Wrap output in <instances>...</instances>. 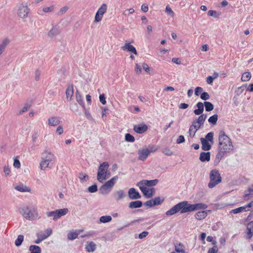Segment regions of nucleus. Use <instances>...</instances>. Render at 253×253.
<instances>
[{"mask_svg":"<svg viewBox=\"0 0 253 253\" xmlns=\"http://www.w3.org/2000/svg\"><path fill=\"white\" fill-rule=\"evenodd\" d=\"M218 140L219 152L217 156L222 157L225 153L229 152L232 150V143L231 139L223 131L219 132Z\"/></svg>","mask_w":253,"mask_h":253,"instance_id":"1","label":"nucleus"},{"mask_svg":"<svg viewBox=\"0 0 253 253\" xmlns=\"http://www.w3.org/2000/svg\"><path fill=\"white\" fill-rule=\"evenodd\" d=\"M158 182V179L154 180H143L138 183L139 189L147 198L152 197L155 194V189L153 187L156 185Z\"/></svg>","mask_w":253,"mask_h":253,"instance_id":"2","label":"nucleus"},{"mask_svg":"<svg viewBox=\"0 0 253 253\" xmlns=\"http://www.w3.org/2000/svg\"><path fill=\"white\" fill-rule=\"evenodd\" d=\"M55 158L54 155L50 152L45 151L42 154V161L40 163L41 169L44 170L47 168H51L50 164Z\"/></svg>","mask_w":253,"mask_h":253,"instance_id":"3","label":"nucleus"},{"mask_svg":"<svg viewBox=\"0 0 253 253\" xmlns=\"http://www.w3.org/2000/svg\"><path fill=\"white\" fill-rule=\"evenodd\" d=\"M20 213L27 219L34 220L38 217L37 209L35 208H30L28 206L19 209Z\"/></svg>","mask_w":253,"mask_h":253,"instance_id":"4","label":"nucleus"},{"mask_svg":"<svg viewBox=\"0 0 253 253\" xmlns=\"http://www.w3.org/2000/svg\"><path fill=\"white\" fill-rule=\"evenodd\" d=\"M210 181L208 184V186L210 188H212L221 181V176L218 170L214 169L211 171L210 173Z\"/></svg>","mask_w":253,"mask_h":253,"instance_id":"5","label":"nucleus"},{"mask_svg":"<svg viewBox=\"0 0 253 253\" xmlns=\"http://www.w3.org/2000/svg\"><path fill=\"white\" fill-rule=\"evenodd\" d=\"M109 166L107 162H103L100 165L97 172V179L100 182L102 183L103 180L107 179V172Z\"/></svg>","mask_w":253,"mask_h":253,"instance_id":"6","label":"nucleus"},{"mask_svg":"<svg viewBox=\"0 0 253 253\" xmlns=\"http://www.w3.org/2000/svg\"><path fill=\"white\" fill-rule=\"evenodd\" d=\"M179 211L181 213L186 212L184 201L181 202L174 206L166 212V214L168 216L172 215Z\"/></svg>","mask_w":253,"mask_h":253,"instance_id":"7","label":"nucleus"},{"mask_svg":"<svg viewBox=\"0 0 253 253\" xmlns=\"http://www.w3.org/2000/svg\"><path fill=\"white\" fill-rule=\"evenodd\" d=\"M186 212H192L200 210H205L208 208V205L204 203H197L195 204H190L187 201H184Z\"/></svg>","mask_w":253,"mask_h":253,"instance_id":"8","label":"nucleus"},{"mask_svg":"<svg viewBox=\"0 0 253 253\" xmlns=\"http://www.w3.org/2000/svg\"><path fill=\"white\" fill-rule=\"evenodd\" d=\"M118 179V176H115L111 179L106 182L100 188V190L102 193L103 194L108 193L114 186Z\"/></svg>","mask_w":253,"mask_h":253,"instance_id":"9","label":"nucleus"},{"mask_svg":"<svg viewBox=\"0 0 253 253\" xmlns=\"http://www.w3.org/2000/svg\"><path fill=\"white\" fill-rule=\"evenodd\" d=\"M30 13V9L26 3L20 4L17 8V14L19 17L22 19L26 18L28 17Z\"/></svg>","mask_w":253,"mask_h":253,"instance_id":"10","label":"nucleus"},{"mask_svg":"<svg viewBox=\"0 0 253 253\" xmlns=\"http://www.w3.org/2000/svg\"><path fill=\"white\" fill-rule=\"evenodd\" d=\"M68 211V210L67 208H64L60 210H57L54 211L50 212H47L46 215L48 217L53 216V220H56L59 218L61 216L66 215Z\"/></svg>","mask_w":253,"mask_h":253,"instance_id":"11","label":"nucleus"},{"mask_svg":"<svg viewBox=\"0 0 253 253\" xmlns=\"http://www.w3.org/2000/svg\"><path fill=\"white\" fill-rule=\"evenodd\" d=\"M107 10V6L105 3H103L98 9L95 15L94 22H100L104 14H105Z\"/></svg>","mask_w":253,"mask_h":253,"instance_id":"12","label":"nucleus"},{"mask_svg":"<svg viewBox=\"0 0 253 253\" xmlns=\"http://www.w3.org/2000/svg\"><path fill=\"white\" fill-rule=\"evenodd\" d=\"M121 49L124 51H127L131 52L135 55L137 54V51L132 45L130 43L126 42L125 45L121 47Z\"/></svg>","mask_w":253,"mask_h":253,"instance_id":"13","label":"nucleus"},{"mask_svg":"<svg viewBox=\"0 0 253 253\" xmlns=\"http://www.w3.org/2000/svg\"><path fill=\"white\" fill-rule=\"evenodd\" d=\"M210 211V210L198 211L195 213V217L198 220H203L207 216L208 213Z\"/></svg>","mask_w":253,"mask_h":253,"instance_id":"14","label":"nucleus"},{"mask_svg":"<svg viewBox=\"0 0 253 253\" xmlns=\"http://www.w3.org/2000/svg\"><path fill=\"white\" fill-rule=\"evenodd\" d=\"M246 235L248 239H251L253 236V221H251L248 223Z\"/></svg>","mask_w":253,"mask_h":253,"instance_id":"15","label":"nucleus"},{"mask_svg":"<svg viewBox=\"0 0 253 253\" xmlns=\"http://www.w3.org/2000/svg\"><path fill=\"white\" fill-rule=\"evenodd\" d=\"M138 154L139 160L141 161H145L149 154L148 150L146 148L139 150Z\"/></svg>","mask_w":253,"mask_h":253,"instance_id":"16","label":"nucleus"},{"mask_svg":"<svg viewBox=\"0 0 253 253\" xmlns=\"http://www.w3.org/2000/svg\"><path fill=\"white\" fill-rule=\"evenodd\" d=\"M128 194L129 197L131 199H138L141 197L139 193L133 188L129 189Z\"/></svg>","mask_w":253,"mask_h":253,"instance_id":"17","label":"nucleus"},{"mask_svg":"<svg viewBox=\"0 0 253 253\" xmlns=\"http://www.w3.org/2000/svg\"><path fill=\"white\" fill-rule=\"evenodd\" d=\"M134 130L138 133H143L148 129L146 125H136L134 126Z\"/></svg>","mask_w":253,"mask_h":253,"instance_id":"18","label":"nucleus"},{"mask_svg":"<svg viewBox=\"0 0 253 253\" xmlns=\"http://www.w3.org/2000/svg\"><path fill=\"white\" fill-rule=\"evenodd\" d=\"M83 232V230H75L73 231H70L68 234V239L70 240H73L78 238V235Z\"/></svg>","mask_w":253,"mask_h":253,"instance_id":"19","label":"nucleus"},{"mask_svg":"<svg viewBox=\"0 0 253 253\" xmlns=\"http://www.w3.org/2000/svg\"><path fill=\"white\" fill-rule=\"evenodd\" d=\"M174 250L175 252L171 253H185L184 245L181 243H176L174 245Z\"/></svg>","mask_w":253,"mask_h":253,"instance_id":"20","label":"nucleus"},{"mask_svg":"<svg viewBox=\"0 0 253 253\" xmlns=\"http://www.w3.org/2000/svg\"><path fill=\"white\" fill-rule=\"evenodd\" d=\"M207 118V116L204 114L201 115L198 118V119L194 121L193 123L196 125L197 126H199V127L204 124L205 121Z\"/></svg>","mask_w":253,"mask_h":253,"instance_id":"21","label":"nucleus"},{"mask_svg":"<svg viewBox=\"0 0 253 253\" xmlns=\"http://www.w3.org/2000/svg\"><path fill=\"white\" fill-rule=\"evenodd\" d=\"M60 123L59 119L56 117H50L48 120V124L50 126H57Z\"/></svg>","mask_w":253,"mask_h":253,"instance_id":"22","label":"nucleus"},{"mask_svg":"<svg viewBox=\"0 0 253 253\" xmlns=\"http://www.w3.org/2000/svg\"><path fill=\"white\" fill-rule=\"evenodd\" d=\"M201 142L202 143V148L204 151L210 150L211 148V145L207 140L204 138H201Z\"/></svg>","mask_w":253,"mask_h":253,"instance_id":"23","label":"nucleus"},{"mask_svg":"<svg viewBox=\"0 0 253 253\" xmlns=\"http://www.w3.org/2000/svg\"><path fill=\"white\" fill-rule=\"evenodd\" d=\"M200 128L199 126H197L194 124H192V125L190 126L189 129V135L191 137H194L196 132Z\"/></svg>","mask_w":253,"mask_h":253,"instance_id":"24","label":"nucleus"},{"mask_svg":"<svg viewBox=\"0 0 253 253\" xmlns=\"http://www.w3.org/2000/svg\"><path fill=\"white\" fill-rule=\"evenodd\" d=\"M211 154L209 152H202L200 155V160L201 162H209L210 160Z\"/></svg>","mask_w":253,"mask_h":253,"instance_id":"25","label":"nucleus"},{"mask_svg":"<svg viewBox=\"0 0 253 253\" xmlns=\"http://www.w3.org/2000/svg\"><path fill=\"white\" fill-rule=\"evenodd\" d=\"M204 104L203 103L199 102L197 103L196 104V106L197 107L198 109H195L194 111V113L195 115H201L204 111Z\"/></svg>","mask_w":253,"mask_h":253,"instance_id":"26","label":"nucleus"},{"mask_svg":"<svg viewBox=\"0 0 253 253\" xmlns=\"http://www.w3.org/2000/svg\"><path fill=\"white\" fill-rule=\"evenodd\" d=\"M66 94L67 98L71 100L74 94V87L73 85H69L67 87L66 91Z\"/></svg>","mask_w":253,"mask_h":253,"instance_id":"27","label":"nucleus"},{"mask_svg":"<svg viewBox=\"0 0 253 253\" xmlns=\"http://www.w3.org/2000/svg\"><path fill=\"white\" fill-rule=\"evenodd\" d=\"M114 196L116 200L118 201L123 199L126 196V194L123 190H120L114 194Z\"/></svg>","mask_w":253,"mask_h":253,"instance_id":"28","label":"nucleus"},{"mask_svg":"<svg viewBox=\"0 0 253 253\" xmlns=\"http://www.w3.org/2000/svg\"><path fill=\"white\" fill-rule=\"evenodd\" d=\"M95 249L96 245L94 242H89L87 243L85 246L86 251L88 252H93L95 250Z\"/></svg>","mask_w":253,"mask_h":253,"instance_id":"29","label":"nucleus"},{"mask_svg":"<svg viewBox=\"0 0 253 253\" xmlns=\"http://www.w3.org/2000/svg\"><path fill=\"white\" fill-rule=\"evenodd\" d=\"M15 189L17 190L18 191L21 192H31V189L29 187L24 186L22 184L19 185L15 187Z\"/></svg>","mask_w":253,"mask_h":253,"instance_id":"30","label":"nucleus"},{"mask_svg":"<svg viewBox=\"0 0 253 253\" xmlns=\"http://www.w3.org/2000/svg\"><path fill=\"white\" fill-rule=\"evenodd\" d=\"M76 98L77 101L78 102V103L81 105L82 107H84V102L83 99L82 98V96L79 91L78 90H77L76 92Z\"/></svg>","mask_w":253,"mask_h":253,"instance_id":"31","label":"nucleus"},{"mask_svg":"<svg viewBox=\"0 0 253 253\" xmlns=\"http://www.w3.org/2000/svg\"><path fill=\"white\" fill-rule=\"evenodd\" d=\"M142 203L140 201H136L131 202L129 204V208L131 209H135L140 208L142 206Z\"/></svg>","mask_w":253,"mask_h":253,"instance_id":"32","label":"nucleus"},{"mask_svg":"<svg viewBox=\"0 0 253 253\" xmlns=\"http://www.w3.org/2000/svg\"><path fill=\"white\" fill-rule=\"evenodd\" d=\"M9 41L6 38L3 40L2 43L0 44V55L2 53L6 46L9 44Z\"/></svg>","mask_w":253,"mask_h":253,"instance_id":"33","label":"nucleus"},{"mask_svg":"<svg viewBox=\"0 0 253 253\" xmlns=\"http://www.w3.org/2000/svg\"><path fill=\"white\" fill-rule=\"evenodd\" d=\"M31 253H41V248L36 245H31L29 248Z\"/></svg>","mask_w":253,"mask_h":253,"instance_id":"34","label":"nucleus"},{"mask_svg":"<svg viewBox=\"0 0 253 253\" xmlns=\"http://www.w3.org/2000/svg\"><path fill=\"white\" fill-rule=\"evenodd\" d=\"M251 78V74L250 72H247L243 74L241 80L243 82H247Z\"/></svg>","mask_w":253,"mask_h":253,"instance_id":"35","label":"nucleus"},{"mask_svg":"<svg viewBox=\"0 0 253 253\" xmlns=\"http://www.w3.org/2000/svg\"><path fill=\"white\" fill-rule=\"evenodd\" d=\"M112 219V217L110 215H104L100 217L99 220L101 223H106L111 221Z\"/></svg>","mask_w":253,"mask_h":253,"instance_id":"36","label":"nucleus"},{"mask_svg":"<svg viewBox=\"0 0 253 253\" xmlns=\"http://www.w3.org/2000/svg\"><path fill=\"white\" fill-rule=\"evenodd\" d=\"M217 119H218V116L217 114H215V115H213L211 116L209 118L208 121L210 123L214 125L216 124Z\"/></svg>","mask_w":253,"mask_h":253,"instance_id":"37","label":"nucleus"},{"mask_svg":"<svg viewBox=\"0 0 253 253\" xmlns=\"http://www.w3.org/2000/svg\"><path fill=\"white\" fill-rule=\"evenodd\" d=\"M204 105L205 106L206 110L208 112L211 111L213 109V104L210 102H205Z\"/></svg>","mask_w":253,"mask_h":253,"instance_id":"38","label":"nucleus"},{"mask_svg":"<svg viewBox=\"0 0 253 253\" xmlns=\"http://www.w3.org/2000/svg\"><path fill=\"white\" fill-rule=\"evenodd\" d=\"M23 240L24 236L22 235H19L15 241V245L17 247L20 246L23 241Z\"/></svg>","mask_w":253,"mask_h":253,"instance_id":"39","label":"nucleus"},{"mask_svg":"<svg viewBox=\"0 0 253 253\" xmlns=\"http://www.w3.org/2000/svg\"><path fill=\"white\" fill-rule=\"evenodd\" d=\"M243 211H246L245 208H244V206L240 207L239 208L233 209L230 211V212L234 213V214H237L238 213H239L241 212H243Z\"/></svg>","mask_w":253,"mask_h":253,"instance_id":"40","label":"nucleus"},{"mask_svg":"<svg viewBox=\"0 0 253 253\" xmlns=\"http://www.w3.org/2000/svg\"><path fill=\"white\" fill-rule=\"evenodd\" d=\"M155 206L161 205L164 201V199H161L160 197H155L153 199Z\"/></svg>","mask_w":253,"mask_h":253,"instance_id":"41","label":"nucleus"},{"mask_svg":"<svg viewBox=\"0 0 253 253\" xmlns=\"http://www.w3.org/2000/svg\"><path fill=\"white\" fill-rule=\"evenodd\" d=\"M125 139L128 142H133L134 141L135 139L133 136L129 133H126L125 135Z\"/></svg>","mask_w":253,"mask_h":253,"instance_id":"42","label":"nucleus"},{"mask_svg":"<svg viewBox=\"0 0 253 253\" xmlns=\"http://www.w3.org/2000/svg\"><path fill=\"white\" fill-rule=\"evenodd\" d=\"M162 152L167 156H171L173 155L172 151L169 148H165L163 149Z\"/></svg>","mask_w":253,"mask_h":253,"instance_id":"43","label":"nucleus"},{"mask_svg":"<svg viewBox=\"0 0 253 253\" xmlns=\"http://www.w3.org/2000/svg\"><path fill=\"white\" fill-rule=\"evenodd\" d=\"M54 9V6L53 5H51L49 7H45L42 9V11L45 12H52Z\"/></svg>","mask_w":253,"mask_h":253,"instance_id":"44","label":"nucleus"},{"mask_svg":"<svg viewBox=\"0 0 253 253\" xmlns=\"http://www.w3.org/2000/svg\"><path fill=\"white\" fill-rule=\"evenodd\" d=\"M208 14L210 16H213L217 18L219 16V14L217 13L216 11L212 10H210L208 11Z\"/></svg>","mask_w":253,"mask_h":253,"instance_id":"45","label":"nucleus"},{"mask_svg":"<svg viewBox=\"0 0 253 253\" xmlns=\"http://www.w3.org/2000/svg\"><path fill=\"white\" fill-rule=\"evenodd\" d=\"M213 137V132H209L206 136L205 139L207 140L208 141H211L212 142Z\"/></svg>","mask_w":253,"mask_h":253,"instance_id":"46","label":"nucleus"},{"mask_svg":"<svg viewBox=\"0 0 253 253\" xmlns=\"http://www.w3.org/2000/svg\"><path fill=\"white\" fill-rule=\"evenodd\" d=\"M218 249L216 245L209 249L208 253H217Z\"/></svg>","mask_w":253,"mask_h":253,"instance_id":"47","label":"nucleus"},{"mask_svg":"<svg viewBox=\"0 0 253 253\" xmlns=\"http://www.w3.org/2000/svg\"><path fill=\"white\" fill-rule=\"evenodd\" d=\"M88 190L90 193H94V192H96L97 190V185L94 184V185L89 186L88 188Z\"/></svg>","mask_w":253,"mask_h":253,"instance_id":"48","label":"nucleus"},{"mask_svg":"<svg viewBox=\"0 0 253 253\" xmlns=\"http://www.w3.org/2000/svg\"><path fill=\"white\" fill-rule=\"evenodd\" d=\"M201 98L204 100H207L209 99L210 95L208 93L204 92L201 94Z\"/></svg>","mask_w":253,"mask_h":253,"instance_id":"49","label":"nucleus"},{"mask_svg":"<svg viewBox=\"0 0 253 253\" xmlns=\"http://www.w3.org/2000/svg\"><path fill=\"white\" fill-rule=\"evenodd\" d=\"M68 9V7L67 6L62 7L59 11L58 12V15H62L65 13Z\"/></svg>","mask_w":253,"mask_h":253,"instance_id":"50","label":"nucleus"},{"mask_svg":"<svg viewBox=\"0 0 253 253\" xmlns=\"http://www.w3.org/2000/svg\"><path fill=\"white\" fill-rule=\"evenodd\" d=\"M149 151V153L156 152L158 148L155 146H149L148 148H147Z\"/></svg>","mask_w":253,"mask_h":253,"instance_id":"51","label":"nucleus"},{"mask_svg":"<svg viewBox=\"0 0 253 253\" xmlns=\"http://www.w3.org/2000/svg\"><path fill=\"white\" fill-rule=\"evenodd\" d=\"M99 100L103 105H105L106 103V98L104 94H102L99 95Z\"/></svg>","mask_w":253,"mask_h":253,"instance_id":"52","label":"nucleus"},{"mask_svg":"<svg viewBox=\"0 0 253 253\" xmlns=\"http://www.w3.org/2000/svg\"><path fill=\"white\" fill-rule=\"evenodd\" d=\"M203 91V88L201 87H197L195 90V94L196 95L198 96Z\"/></svg>","mask_w":253,"mask_h":253,"instance_id":"53","label":"nucleus"},{"mask_svg":"<svg viewBox=\"0 0 253 253\" xmlns=\"http://www.w3.org/2000/svg\"><path fill=\"white\" fill-rule=\"evenodd\" d=\"M30 105H29L28 104H25V106L21 109V110L20 111V114H22L27 111L28 109L30 108Z\"/></svg>","mask_w":253,"mask_h":253,"instance_id":"54","label":"nucleus"},{"mask_svg":"<svg viewBox=\"0 0 253 253\" xmlns=\"http://www.w3.org/2000/svg\"><path fill=\"white\" fill-rule=\"evenodd\" d=\"M13 166L16 168H20L21 164L20 161L17 159H14Z\"/></svg>","mask_w":253,"mask_h":253,"instance_id":"55","label":"nucleus"},{"mask_svg":"<svg viewBox=\"0 0 253 253\" xmlns=\"http://www.w3.org/2000/svg\"><path fill=\"white\" fill-rule=\"evenodd\" d=\"M148 234H149L148 232L143 231L139 234L138 237L140 239H143V238L146 237L148 235Z\"/></svg>","mask_w":253,"mask_h":253,"instance_id":"56","label":"nucleus"},{"mask_svg":"<svg viewBox=\"0 0 253 253\" xmlns=\"http://www.w3.org/2000/svg\"><path fill=\"white\" fill-rule=\"evenodd\" d=\"M166 11L167 13H168L170 15H171L172 16L174 14L173 11L172 10L171 8L169 5L166 6Z\"/></svg>","mask_w":253,"mask_h":253,"instance_id":"57","label":"nucleus"},{"mask_svg":"<svg viewBox=\"0 0 253 253\" xmlns=\"http://www.w3.org/2000/svg\"><path fill=\"white\" fill-rule=\"evenodd\" d=\"M185 141L184 137L183 135H180L176 140V142L177 144H180L181 143L184 142Z\"/></svg>","mask_w":253,"mask_h":253,"instance_id":"58","label":"nucleus"},{"mask_svg":"<svg viewBox=\"0 0 253 253\" xmlns=\"http://www.w3.org/2000/svg\"><path fill=\"white\" fill-rule=\"evenodd\" d=\"M37 236L40 239H41L42 241L47 238V236H46L45 234L42 233H38L37 234Z\"/></svg>","mask_w":253,"mask_h":253,"instance_id":"59","label":"nucleus"},{"mask_svg":"<svg viewBox=\"0 0 253 253\" xmlns=\"http://www.w3.org/2000/svg\"><path fill=\"white\" fill-rule=\"evenodd\" d=\"M56 132L60 135L63 132V128L61 126H59L56 128Z\"/></svg>","mask_w":253,"mask_h":253,"instance_id":"60","label":"nucleus"},{"mask_svg":"<svg viewBox=\"0 0 253 253\" xmlns=\"http://www.w3.org/2000/svg\"><path fill=\"white\" fill-rule=\"evenodd\" d=\"M207 241H208L209 242H212V244L213 245H216V241L213 240V238L212 236H208L207 238Z\"/></svg>","mask_w":253,"mask_h":253,"instance_id":"61","label":"nucleus"},{"mask_svg":"<svg viewBox=\"0 0 253 253\" xmlns=\"http://www.w3.org/2000/svg\"><path fill=\"white\" fill-rule=\"evenodd\" d=\"M148 6L147 4H143L142 5H141V10L144 12H146L148 11Z\"/></svg>","mask_w":253,"mask_h":253,"instance_id":"62","label":"nucleus"},{"mask_svg":"<svg viewBox=\"0 0 253 253\" xmlns=\"http://www.w3.org/2000/svg\"><path fill=\"white\" fill-rule=\"evenodd\" d=\"M213 78L212 76H208L207 78L206 81L208 84H211L213 81Z\"/></svg>","mask_w":253,"mask_h":253,"instance_id":"63","label":"nucleus"},{"mask_svg":"<svg viewBox=\"0 0 253 253\" xmlns=\"http://www.w3.org/2000/svg\"><path fill=\"white\" fill-rule=\"evenodd\" d=\"M253 206V201L250 202L248 205L244 206V208H245L246 211H250L249 208H251Z\"/></svg>","mask_w":253,"mask_h":253,"instance_id":"64","label":"nucleus"}]
</instances>
